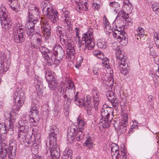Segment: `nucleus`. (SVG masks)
<instances>
[{
  "instance_id": "1",
  "label": "nucleus",
  "mask_w": 159,
  "mask_h": 159,
  "mask_svg": "<svg viewBox=\"0 0 159 159\" xmlns=\"http://www.w3.org/2000/svg\"><path fill=\"white\" fill-rule=\"evenodd\" d=\"M16 152V142L11 139L9 142V145L5 143H2L0 146V158L7 159V156L9 159H15Z\"/></svg>"
},
{
  "instance_id": "2",
  "label": "nucleus",
  "mask_w": 159,
  "mask_h": 159,
  "mask_svg": "<svg viewBox=\"0 0 159 159\" xmlns=\"http://www.w3.org/2000/svg\"><path fill=\"white\" fill-rule=\"evenodd\" d=\"M93 36L91 32H88L84 34L82 36V40L79 41V47L82 48L84 51L86 50H90L92 49L95 46Z\"/></svg>"
},
{
  "instance_id": "3",
  "label": "nucleus",
  "mask_w": 159,
  "mask_h": 159,
  "mask_svg": "<svg viewBox=\"0 0 159 159\" xmlns=\"http://www.w3.org/2000/svg\"><path fill=\"white\" fill-rule=\"evenodd\" d=\"M48 1H42L41 7L43 9V13L49 20H52L53 23H56L58 20V13L56 11L53 9L51 7H48Z\"/></svg>"
},
{
  "instance_id": "4",
  "label": "nucleus",
  "mask_w": 159,
  "mask_h": 159,
  "mask_svg": "<svg viewBox=\"0 0 159 159\" xmlns=\"http://www.w3.org/2000/svg\"><path fill=\"white\" fill-rule=\"evenodd\" d=\"M84 130L75 129V128L71 127L68 129V134L67 136L68 141L71 143L75 138L76 140L80 141L82 140L84 137L83 132Z\"/></svg>"
},
{
  "instance_id": "5",
  "label": "nucleus",
  "mask_w": 159,
  "mask_h": 159,
  "mask_svg": "<svg viewBox=\"0 0 159 159\" xmlns=\"http://www.w3.org/2000/svg\"><path fill=\"white\" fill-rule=\"evenodd\" d=\"M13 98L16 103H17L16 105L17 107L15 108V109L16 111H18L25 101L24 94L22 92L18 93H15Z\"/></svg>"
},
{
  "instance_id": "6",
  "label": "nucleus",
  "mask_w": 159,
  "mask_h": 159,
  "mask_svg": "<svg viewBox=\"0 0 159 159\" xmlns=\"http://www.w3.org/2000/svg\"><path fill=\"white\" fill-rule=\"evenodd\" d=\"M52 55H54L57 57V60L55 59V62L58 61L59 62V61L61 60L65 56V52L62 47L60 46H57L54 47L53 49Z\"/></svg>"
},
{
  "instance_id": "7",
  "label": "nucleus",
  "mask_w": 159,
  "mask_h": 159,
  "mask_svg": "<svg viewBox=\"0 0 159 159\" xmlns=\"http://www.w3.org/2000/svg\"><path fill=\"white\" fill-rule=\"evenodd\" d=\"M106 96L109 102L111 103L112 107L117 109L119 106V102L118 99L115 96V93L111 91H108Z\"/></svg>"
},
{
  "instance_id": "8",
  "label": "nucleus",
  "mask_w": 159,
  "mask_h": 159,
  "mask_svg": "<svg viewBox=\"0 0 159 159\" xmlns=\"http://www.w3.org/2000/svg\"><path fill=\"white\" fill-rule=\"evenodd\" d=\"M128 116L126 114L121 119L118 131L120 134H124L126 131L127 126L128 124Z\"/></svg>"
},
{
  "instance_id": "9",
  "label": "nucleus",
  "mask_w": 159,
  "mask_h": 159,
  "mask_svg": "<svg viewBox=\"0 0 159 159\" xmlns=\"http://www.w3.org/2000/svg\"><path fill=\"white\" fill-rule=\"evenodd\" d=\"M40 18V16H38L35 17L31 14L30 16L28 15V22L26 24V27L27 28L35 29V25L39 21Z\"/></svg>"
},
{
  "instance_id": "10",
  "label": "nucleus",
  "mask_w": 159,
  "mask_h": 159,
  "mask_svg": "<svg viewBox=\"0 0 159 159\" xmlns=\"http://www.w3.org/2000/svg\"><path fill=\"white\" fill-rule=\"evenodd\" d=\"M31 115L29 116V120L33 126L37 125L40 120L39 114L38 110L31 112Z\"/></svg>"
},
{
  "instance_id": "11",
  "label": "nucleus",
  "mask_w": 159,
  "mask_h": 159,
  "mask_svg": "<svg viewBox=\"0 0 159 159\" xmlns=\"http://www.w3.org/2000/svg\"><path fill=\"white\" fill-rule=\"evenodd\" d=\"M117 64L120 69V72L125 75H127L130 70V67L128 66L127 63H126L125 60L122 62L117 61Z\"/></svg>"
},
{
  "instance_id": "12",
  "label": "nucleus",
  "mask_w": 159,
  "mask_h": 159,
  "mask_svg": "<svg viewBox=\"0 0 159 159\" xmlns=\"http://www.w3.org/2000/svg\"><path fill=\"white\" fill-rule=\"evenodd\" d=\"M66 48L67 54L68 57L70 58H72L73 59H74V55L75 53V44L73 43H68L66 45Z\"/></svg>"
},
{
  "instance_id": "13",
  "label": "nucleus",
  "mask_w": 159,
  "mask_h": 159,
  "mask_svg": "<svg viewBox=\"0 0 159 159\" xmlns=\"http://www.w3.org/2000/svg\"><path fill=\"white\" fill-rule=\"evenodd\" d=\"M88 103L87 105L85 106V109L86 110L87 114L89 115H91L94 113L95 108L93 107V105L91 102L93 101V98L88 97Z\"/></svg>"
},
{
  "instance_id": "14",
  "label": "nucleus",
  "mask_w": 159,
  "mask_h": 159,
  "mask_svg": "<svg viewBox=\"0 0 159 159\" xmlns=\"http://www.w3.org/2000/svg\"><path fill=\"white\" fill-rule=\"evenodd\" d=\"M49 152L52 157V159H59L60 157V150L58 146L49 147Z\"/></svg>"
},
{
  "instance_id": "15",
  "label": "nucleus",
  "mask_w": 159,
  "mask_h": 159,
  "mask_svg": "<svg viewBox=\"0 0 159 159\" xmlns=\"http://www.w3.org/2000/svg\"><path fill=\"white\" fill-rule=\"evenodd\" d=\"M57 135L50 134L49 137L47 139L46 144L47 147H55L57 146Z\"/></svg>"
},
{
  "instance_id": "16",
  "label": "nucleus",
  "mask_w": 159,
  "mask_h": 159,
  "mask_svg": "<svg viewBox=\"0 0 159 159\" xmlns=\"http://www.w3.org/2000/svg\"><path fill=\"white\" fill-rule=\"evenodd\" d=\"M78 93V92H77L74 98V102L75 104L81 107L87 105L88 102L87 98L88 97H90L89 96H87L86 99L85 98L78 99L77 96Z\"/></svg>"
},
{
  "instance_id": "17",
  "label": "nucleus",
  "mask_w": 159,
  "mask_h": 159,
  "mask_svg": "<svg viewBox=\"0 0 159 159\" xmlns=\"http://www.w3.org/2000/svg\"><path fill=\"white\" fill-rule=\"evenodd\" d=\"M25 35L17 33L13 34L12 38L15 42L17 43H20L23 42L25 40Z\"/></svg>"
},
{
  "instance_id": "18",
  "label": "nucleus",
  "mask_w": 159,
  "mask_h": 159,
  "mask_svg": "<svg viewBox=\"0 0 159 159\" xmlns=\"http://www.w3.org/2000/svg\"><path fill=\"white\" fill-rule=\"evenodd\" d=\"M42 32L46 39H48L51 35V28L48 24L41 26Z\"/></svg>"
},
{
  "instance_id": "19",
  "label": "nucleus",
  "mask_w": 159,
  "mask_h": 159,
  "mask_svg": "<svg viewBox=\"0 0 159 159\" xmlns=\"http://www.w3.org/2000/svg\"><path fill=\"white\" fill-rule=\"evenodd\" d=\"M129 14L126 13L123 10H120L119 11L117 15L116 18V22H122L123 20L127 19L129 18Z\"/></svg>"
},
{
  "instance_id": "20",
  "label": "nucleus",
  "mask_w": 159,
  "mask_h": 159,
  "mask_svg": "<svg viewBox=\"0 0 159 159\" xmlns=\"http://www.w3.org/2000/svg\"><path fill=\"white\" fill-rule=\"evenodd\" d=\"M27 130H23V129H19L17 137L18 140L20 142L25 143L26 140V136L27 134Z\"/></svg>"
},
{
  "instance_id": "21",
  "label": "nucleus",
  "mask_w": 159,
  "mask_h": 159,
  "mask_svg": "<svg viewBox=\"0 0 159 159\" xmlns=\"http://www.w3.org/2000/svg\"><path fill=\"white\" fill-rule=\"evenodd\" d=\"M8 13L7 11L3 7L0 8V18L1 21H5L10 19L8 16Z\"/></svg>"
},
{
  "instance_id": "22",
  "label": "nucleus",
  "mask_w": 159,
  "mask_h": 159,
  "mask_svg": "<svg viewBox=\"0 0 159 159\" xmlns=\"http://www.w3.org/2000/svg\"><path fill=\"white\" fill-rule=\"evenodd\" d=\"M122 34L118 35V37L116 38L122 45H125L128 43V38H127V34L125 32H122Z\"/></svg>"
},
{
  "instance_id": "23",
  "label": "nucleus",
  "mask_w": 159,
  "mask_h": 159,
  "mask_svg": "<svg viewBox=\"0 0 159 159\" xmlns=\"http://www.w3.org/2000/svg\"><path fill=\"white\" fill-rule=\"evenodd\" d=\"M101 122L103 127L107 128L109 126L110 123L112 119H110V114H109L107 116H104V118H101Z\"/></svg>"
},
{
  "instance_id": "24",
  "label": "nucleus",
  "mask_w": 159,
  "mask_h": 159,
  "mask_svg": "<svg viewBox=\"0 0 159 159\" xmlns=\"http://www.w3.org/2000/svg\"><path fill=\"white\" fill-rule=\"evenodd\" d=\"M9 131L7 126L5 123H0V140L1 141V136H4L7 134V131Z\"/></svg>"
},
{
  "instance_id": "25",
  "label": "nucleus",
  "mask_w": 159,
  "mask_h": 159,
  "mask_svg": "<svg viewBox=\"0 0 159 159\" xmlns=\"http://www.w3.org/2000/svg\"><path fill=\"white\" fill-rule=\"evenodd\" d=\"M116 51V57L117 61H124L126 60V57L123 55V54H121L120 48L115 50Z\"/></svg>"
},
{
  "instance_id": "26",
  "label": "nucleus",
  "mask_w": 159,
  "mask_h": 159,
  "mask_svg": "<svg viewBox=\"0 0 159 159\" xmlns=\"http://www.w3.org/2000/svg\"><path fill=\"white\" fill-rule=\"evenodd\" d=\"M18 124L19 125V129H23V130H27L28 128V123L27 121L24 119H21L19 120Z\"/></svg>"
},
{
  "instance_id": "27",
  "label": "nucleus",
  "mask_w": 159,
  "mask_h": 159,
  "mask_svg": "<svg viewBox=\"0 0 159 159\" xmlns=\"http://www.w3.org/2000/svg\"><path fill=\"white\" fill-rule=\"evenodd\" d=\"M77 124L76 128L75 129L84 130L85 122L80 118V116H79L77 119Z\"/></svg>"
},
{
  "instance_id": "28",
  "label": "nucleus",
  "mask_w": 159,
  "mask_h": 159,
  "mask_svg": "<svg viewBox=\"0 0 159 159\" xmlns=\"http://www.w3.org/2000/svg\"><path fill=\"white\" fill-rule=\"evenodd\" d=\"M1 22L2 27L7 30H8L11 28L12 24L10 19L5 20Z\"/></svg>"
},
{
  "instance_id": "29",
  "label": "nucleus",
  "mask_w": 159,
  "mask_h": 159,
  "mask_svg": "<svg viewBox=\"0 0 159 159\" xmlns=\"http://www.w3.org/2000/svg\"><path fill=\"white\" fill-rule=\"evenodd\" d=\"M73 151L68 148H66L63 152V156L62 158L67 159H72Z\"/></svg>"
},
{
  "instance_id": "30",
  "label": "nucleus",
  "mask_w": 159,
  "mask_h": 159,
  "mask_svg": "<svg viewBox=\"0 0 159 159\" xmlns=\"http://www.w3.org/2000/svg\"><path fill=\"white\" fill-rule=\"evenodd\" d=\"M38 48H39L40 51L42 53V55L43 56L44 58H45L46 56L48 55L49 53L50 54L52 52L51 50L48 49L46 47L43 46H39Z\"/></svg>"
},
{
  "instance_id": "31",
  "label": "nucleus",
  "mask_w": 159,
  "mask_h": 159,
  "mask_svg": "<svg viewBox=\"0 0 159 159\" xmlns=\"http://www.w3.org/2000/svg\"><path fill=\"white\" fill-rule=\"evenodd\" d=\"M10 62L8 61L4 62L3 61H1L0 62V67H2V70H1L2 73L3 72H6L9 69L10 65Z\"/></svg>"
},
{
  "instance_id": "32",
  "label": "nucleus",
  "mask_w": 159,
  "mask_h": 159,
  "mask_svg": "<svg viewBox=\"0 0 159 159\" xmlns=\"http://www.w3.org/2000/svg\"><path fill=\"white\" fill-rule=\"evenodd\" d=\"M13 4L11 5L10 7L12 10L16 12H17L20 11V3L17 0L13 2Z\"/></svg>"
},
{
  "instance_id": "33",
  "label": "nucleus",
  "mask_w": 159,
  "mask_h": 159,
  "mask_svg": "<svg viewBox=\"0 0 159 159\" xmlns=\"http://www.w3.org/2000/svg\"><path fill=\"white\" fill-rule=\"evenodd\" d=\"M57 29L56 32L57 34L61 39L62 36L63 37L64 36H66L67 33L64 29L62 28L60 26H58L57 27Z\"/></svg>"
},
{
  "instance_id": "34",
  "label": "nucleus",
  "mask_w": 159,
  "mask_h": 159,
  "mask_svg": "<svg viewBox=\"0 0 159 159\" xmlns=\"http://www.w3.org/2000/svg\"><path fill=\"white\" fill-rule=\"evenodd\" d=\"M49 87L51 90H54L56 89V87L59 84L56 79H54L52 81L48 82Z\"/></svg>"
},
{
  "instance_id": "35",
  "label": "nucleus",
  "mask_w": 159,
  "mask_h": 159,
  "mask_svg": "<svg viewBox=\"0 0 159 159\" xmlns=\"http://www.w3.org/2000/svg\"><path fill=\"white\" fill-rule=\"evenodd\" d=\"M114 11L116 12L120 8V4L116 2H111L109 4Z\"/></svg>"
},
{
  "instance_id": "36",
  "label": "nucleus",
  "mask_w": 159,
  "mask_h": 159,
  "mask_svg": "<svg viewBox=\"0 0 159 159\" xmlns=\"http://www.w3.org/2000/svg\"><path fill=\"white\" fill-rule=\"evenodd\" d=\"M32 15L34 17H36L37 16H39V8L37 7H35L34 9L30 11L28 13V15L30 16Z\"/></svg>"
},
{
  "instance_id": "37",
  "label": "nucleus",
  "mask_w": 159,
  "mask_h": 159,
  "mask_svg": "<svg viewBox=\"0 0 159 159\" xmlns=\"http://www.w3.org/2000/svg\"><path fill=\"white\" fill-rule=\"evenodd\" d=\"M137 35H136V38H137V40L139 39L138 37L141 38L144 36V30L143 28L141 27H139L137 29Z\"/></svg>"
},
{
  "instance_id": "38",
  "label": "nucleus",
  "mask_w": 159,
  "mask_h": 159,
  "mask_svg": "<svg viewBox=\"0 0 159 159\" xmlns=\"http://www.w3.org/2000/svg\"><path fill=\"white\" fill-rule=\"evenodd\" d=\"M45 77L46 80L48 82L55 79L52 74L48 71H45Z\"/></svg>"
},
{
  "instance_id": "39",
  "label": "nucleus",
  "mask_w": 159,
  "mask_h": 159,
  "mask_svg": "<svg viewBox=\"0 0 159 159\" xmlns=\"http://www.w3.org/2000/svg\"><path fill=\"white\" fill-rule=\"evenodd\" d=\"M118 27V29H115V30L116 31V32H113V35L114 37H118V35H120L122 34V32H125L123 30H122L121 26L120 25H117V26H116V27Z\"/></svg>"
},
{
  "instance_id": "40",
  "label": "nucleus",
  "mask_w": 159,
  "mask_h": 159,
  "mask_svg": "<svg viewBox=\"0 0 159 159\" xmlns=\"http://www.w3.org/2000/svg\"><path fill=\"white\" fill-rule=\"evenodd\" d=\"M49 130L50 134L57 135L59 133L58 129L57 126L54 125H51L49 128Z\"/></svg>"
},
{
  "instance_id": "41",
  "label": "nucleus",
  "mask_w": 159,
  "mask_h": 159,
  "mask_svg": "<svg viewBox=\"0 0 159 159\" xmlns=\"http://www.w3.org/2000/svg\"><path fill=\"white\" fill-rule=\"evenodd\" d=\"M17 26L18 27V29L16 30L17 32L19 34H22L25 35V31L24 26L20 23L17 24Z\"/></svg>"
},
{
  "instance_id": "42",
  "label": "nucleus",
  "mask_w": 159,
  "mask_h": 159,
  "mask_svg": "<svg viewBox=\"0 0 159 159\" xmlns=\"http://www.w3.org/2000/svg\"><path fill=\"white\" fill-rule=\"evenodd\" d=\"M36 43L37 45L36 46V48H39V46H40L42 43V35H39L37 36L36 35Z\"/></svg>"
},
{
  "instance_id": "43",
  "label": "nucleus",
  "mask_w": 159,
  "mask_h": 159,
  "mask_svg": "<svg viewBox=\"0 0 159 159\" xmlns=\"http://www.w3.org/2000/svg\"><path fill=\"white\" fill-rule=\"evenodd\" d=\"M52 52L48 55L46 56L45 59H47L48 63L49 65H52L53 63V57Z\"/></svg>"
},
{
  "instance_id": "44",
  "label": "nucleus",
  "mask_w": 159,
  "mask_h": 159,
  "mask_svg": "<svg viewBox=\"0 0 159 159\" xmlns=\"http://www.w3.org/2000/svg\"><path fill=\"white\" fill-rule=\"evenodd\" d=\"M93 143L90 138L87 139L83 144L84 146L88 147L89 148H93Z\"/></svg>"
},
{
  "instance_id": "45",
  "label": "nucleus",
  "mask_w": 159,
  "mask_h": 159,
  "mask_svg": "<svg viewBox=\"0 0 159 159\" xmlns=\"http://www.w3.org/2000/svg\"><path fill=\"white\" fill-rule=\"evenodd\" d=\"M42 79L39 77L37 75L35 76L34 79V83L35 85V86H40L42 85Z\"/></svg>"
},
{
  "instance_id": "46",
  "label": "nucleus",
  "mask_w": 159,
  "mask_h": 159,
  "mask_svg": "<svg viewBox=\"0 0 159 159\" xmlns=\"http://www.w3.org/2000/svg\"><path fill=\"white\" fill-rule=\"evenodd\" d=\"M97 45L99 48L101 49H104L107 47L106 44L105 42L101 40H99L98 41Z\"/></svg>"
},
{
  "instance_id": "47",
  "label": "nucleus",
  "mask_w": 159,
  "mask_h": 159,
  "mask_svg": "<svg viewBox=\"0 0 159 159\" xmlns=\"http://www.w3.org/2000/svg\"><path fill=\"white\" fill-rule=\"evenodd\" d=\"M75 88H73L72 89L65 88V93H66L69 96H70L71 94H75Z\"/></svg>"
},
{
  "instance_id": "48",
  "label": "nucleus",
  "mask_w": 159,
  "mask_h": 159,
  "mask_svg": "<svg viewBox=\"0 0 159 159\" xmlns=\"http://www.w3.org/2000/svg\"><path fill=\"white\" fill-rule=\"evenodd\" d=\"M103 26L106 29H109L110 28L109 23L105 16L103 17Z\"/></svg>"
},
{
  "instance_id": "49",
  "label": "nucleus",
  "mask_w": 159,
  "mask_h": 159,
  "mask_svg": "<svg viewBox=\"0 0 159 159\" xmlns=\"http://www.w3.org/2000/svg\"><path fill=\"white\" fill-rule=\"evenodd\" d=\"M152 10L156 11V13L159 16V4L154 3L152 5Z\"/></svg>"
},
{
  "instance_id": "50",
  "label": "nucleus",
  "mask_w": 159,
  "mask_h": 159,
  "mask_svg": "<svg viewBox=\"0 0 159 159\" xmlns=\"http://www.w3.org/2000/svg\"><path fill=\"white\" fill-rule=\"evenodd\" d=\"M123 7L126 8L127 7L129 8V10H130L132 8V6L131 3L129 2L128 0H123Z\"/></svg>"
},
{
  "instance_id": "51",
  "label": "nucleus",
  "mask_w": 159,
  "mask_h": 159,
  "mask_svg": "<svg viewBox=\"0 0 159 159\" xmlns=\"http://www.w3.org/2000/svg\"><path fill=\"white\" fill-rule=\"evenodd\" d=\"M76 1V2H78L77 6L76 7V9L78 11H79L81 10H83V2H82L80 1V0H78Z\"/></svg>"
},
{
  "instance_id": "52",
  "label": "nucleus",
  "mask_w": 159,
  "mask_h": 159,
  "mask_svg": "<svg viewBox=\"0 0 159 159\" xmlns=\"http://www.w3.org/2000/svg\"><path fill=\"white\" fill-rule=\"evenodd\" d=\"M35 87L37 93L39 95L42 94L43 93V90L42 89V85L40 86H35Z\"/></svg>"
},
{
  "instance_id": "53",
  "label": "nucleus",
  "mask_w": 159,
  "mask_h": 159,
  "mask_svg": "<svg viewBox=\"0 0 159 159\" xmlns=\"http://www.w3.org/2000/svg\"><path fill=\"white\" fill-rule=\"evenodd\" d=\"M93 98V101L91 102H92L93 104V106H94V108L95 109L99 105V99L97 97H96L94 98L93 99V98Z\"/></svg>"
},
{
  "instance_id": "54",
  "label": "nucleus",
  "mask_w": 159,
  "mask_h": 159,
  "mask_svg": "<svg viewBox=\"0 0 159 159\" xmlns=\"http://www.w3.org/2000/svg\"><path fill=\"white\" fill-rule=\"evenodd\" d=\"M111 150L112 152H118L119 147L117 144L114 143L111 144Z\"/></svg>"
},
{
  "instance_id": "55",
  "label": "nucleus",
  "mask_w": 159,
  "mask_h": 159,
  "mask_svg": "<svg viewBox=\"0 0 159 159\" xmlns=\"http://www.w3.org/2000/svg\"><path fill=\"white\" fill-rule=\"evenodd\" d=\"M102 63L103 64L104 66L107 69L110 68L109 63L107 58H105L102 60Z\"/></svg>"
},
{
  "instance_id": "56",
  "label": "nucleus",
  "mask_w": 159,
  "mask_h": 159,
  "mask_svg": "<svg viewBox=\"0 0 159 159\" xmlns=\"http://www.w3.org/2000/svg\"><path fill=\"white\" fill-rule=\"evenodd\" d=\"M73 88H75L73 82L71 80H69L66 83V88L72 89Z\"/></svg>"
},
{
  "instance_id": "57",
  "label": "nucleus",
  "mask_w": 159,
  "mask_h": 159,
  "mask_svg": "<svg viewBox=\"0 0 159 159\" xmlns=\"http://www.w3.org/2000/svg\"><path fill=\"white\" fill-rule=\"evenodd\" d=\"M93 72L94 74L97 76L98 77H100L101 75V70L100 69L96 68H93Z\"/></svg>"
},
{
  "instance_id": "58",
  "label": "nucleus",
  "mask_w": 159,
  "mask_h": 159,
  "mask_svg": "<svg viewBox=\"0 0 159 159\" xmlns=\"http://www.w3.org/2000/svg\"><path fill=\"white\" fill-rule=\"evenodd\" d=\"M111 155L113 159H119L120 157V155L118 152H112Z\"/></svg>"
},
{
  "instance_id": "59",
  "label": "nucleus",
  "mask_w": 159,
  "mask_h": 159,
  "mask_svg": "<svg viewBox=\"0 0 159 159\" xmlns=\"http://www.w3.org/2000/svg\"><path fill=\"white\" fill-rule=\"evenodd\" d=\"M109 114L106 109L102 108L101 112V118H104V116H107Z\"/></svg>"
},
{
  "instance_id": "60",
  "label": "nucleus",
  "mask_w": 159,
  "mask_h": 159,
  "mask_svg": "<svg viewBox=\"0 0 159 159\" xmlns=\"http://www.w3.org/2000/svg\"><path fill=\"white\" fill-rule=\"evenodd\" d=\"M15 119L14 118L13 119V116H11L10 121V124L9 125V130L10 129H12L13 127V122H15Z\"/></svg>"
},
{
  "instance_id": "61",
  "label": "nucleus",
  "mask_w": 159,
  "mask_h": 159,
  "mask_svg": "<svg viewBox=\"0 0 159 159\" xmlns=\"http://www.w3.org/2000/svg\"><path fill=\"white\" fill-rule=\"evenodd\" d=\"M69 17H65L64 19V21L67 24V26H66L67 27L66 29H70L69 26V25H70V21L69 19Z\"/></svg>"
},
{
  "instance_id": "62",
  "label": "nucleus",
  "mask_w": 159,
  "mask_h": 159,
  "mask_svg": "<svg viewBox=\"0 0 159 159\" xmlns=\"http://www.w3.org/2000/svg\"><path fill=\"white\" fill-rule=\"evenodd\" d=\"M62 11L63 12L64 16L65 18L70 17V15L69 12L65 8H63L62 9Z\"/></svg>"
},
{
  "instance_id": "63",
  "label": "nucleus",
  "mask_w": 159,
  "mask_h": 159,
  "mask_svg": "<svg viewBox=\"0 0 159 159\" xmlns=\"http://www.w3.org/2000/svg\"><path fill=\"white\" fill-rule=\"evenodd\" d=\"M35 29L27 28L26 30V33L28 35H32Z\"/></svg>"
},
{
  "instance_id": "64",
  "label": "nucleus",
  "mask_w": 159,
  "mask_h": 159,
  "mask_svg": "<svg viewBox=\"0 0 159 159\" xmlns=\"http://www.w3.org/2000/svg\"><path fill=\"white\" fill-rule=\"evenodd\" d=\"M154 36L157 39L155 41V44L157 48H159V33H157L156 36H155V34Z\"/></svg>"
}]
</instances>
